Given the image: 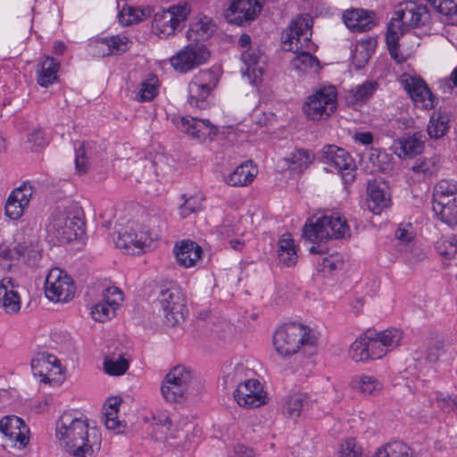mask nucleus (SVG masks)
<instances>
[{"label":"nucleus","mask_w":457,"mask_h":457,"mask_svg":"<svg viewBox=\"0 0 457 457\" xmlns=\"http://www.w3.org/2000/svg\"><path fill=\"white\" fill-rule=\"evenodd\" d=\"M114 238L115 245L128 254H139L152 248L151 237H145L144 234L138 235L133 224H128L116 230Z\"/></svg>","instance_id":"16"},{"label":"nucleus","mask_w":457,"mask_h":457,"mask_svg":"<svg viewBox=\"0 0 457 457\" xmlns=\"http://www.w3.org/2000/svg\"><path fill=\"white\" fill-rule=\"evenodd\" d=\"M278 254L279 261L287 267L293 266L296 263L298 256L294 240L290 235H283L279 239Z\"/></svg>","instance_id":"35"},{"label":"nucleus","mask_w":457,"mask_h":457,"mask_svg":"<svg viewBox=\"0 0 457 457\" xmlns=\"http://www.w3.org/2000/svg\"><path fill=\"white\" fill-rule=\"evenodd\" d=\"M85 230L84 212L77 204L55 210L48 224V231L61 243L76 240Z\"/></svg>","instance_id":"4"},{"label":"nucleus","mask_w":457,"mask_h":457,"mask_svg":"<svg viewBox=\"0 0 457 457\" xmlns=\"http://www.w3.org/2000/svg\"><path fill=\"white\" fill-rule=\"evenodd\" d=\"M377 337L389 352L400 345L402 340V332L397 328L386 329L378 332Z\"/></svg>","instance_id":"47"},{"label":"nucleus","mask_w":457,"mask_h":457,"mask_svg":"<svg viewBox=\"0 0 457 457\" xmlns=\"http://www.w3.org/2000/svg\"><path fill=\"white\" fill-rule=\"evenodd\" d=\"M59 64L54 59L46 57L40 64V69L37 71V83L41 87H48L53 84L56 79V72Z\"/></svg>","instance_id":"38"},{"label":"nucleus","mask_w":457,"mask_h":457,"mask_svg":"<svg viewBox=\"0 0 457 457\" xmlns=\"http://www.w3.org/2000/svg\"><path fill=\"white\" fill-rule=\"evenodd\" d=\"M314 154L306 149H296L290 154L288 162L291 170H298L302 171L307 169L310 164L314 161Z\"/></svg>","instance_id":"43"},{"label":"nucleus","mask_w":457,"mask_h":457,"mask_svg":"<svg viewBox=\"0 0 457 457\" xmlns=\"http://www.w3.org/2000/svg\"><path fill=\"white\" fill-rule=\"evenodd\" d=\"M75 166L80 173L87 172L88 169L87 156L83 143H79V146L76 147Z\"/></svg>","instance_id":"59"},{"label":"nucleus","mask_w":457,"mask_h":457,"mask_svg":"<svg viewBox=\"0 0 457 457\" xmlns=\"http://www.w3.org/2000/svg\"><path fill=\"white\" fill-rule=\"evenodd\" d=\"M262 0H233L228 8L231 21L242 25L257 18L262 9Z\"/></svg>","instance_id":"21"},{"label":"nucleus","mask_w":457,"mask_h":457,"mask_svg":"<svg viewBox=\"0 0 457 457\" xmlns=\"http://www.w3.org/2000/svg\"><path fill=\"white\" fill-rule=\"evenodd\" d=\"M429 20L430 13L426 5L412 1L399 4L387 24L386 34L389 54L397 63L405 62V57L398 53L400 37L410 29L424 27Z\"/></svg>","instance_id":"3"},{"label":"nucleus","mask_w":457,"mask_h":457,"mask_svg":"<svg viewBox=\"0 0 457 457\" xmlns=\"http://www.w3.org/2000/svg\"><path fill=\"white\" fill-rule=\"evenodd\" d=\"M45 295L52 302H68L75 295L73 280L64 270L51 269L45 281Z\"/></svg>","instance_id":"11"},{"label":"nucleus","mask_w":457,"mask_h":457,"mask_svg":"<svg viewBox=\"0 0 457 457\" xmlns=\"http://www.w3.org/2000/svg\"><path fill=\"white\" fill-rule=\"evenodd\" d=\"M190 12L188 4H179L167 10H160L154 15L152 28L160 37L173 35L176 30L184 27L187 15Z\"/></svg>","instance_id":"9"},{"label":"nucleus","mask_w":457,"mask_h":457,"mask_svg":"<svg viewBox=\"0 0 457 457\" xmlns=\"http://www.w3.org/2000/svg\"><path fill=\"white\" fill-rule=\"evenodd\" d=\"M192 379V371L185 366H176L165 376L162 386V396L168 402H180L185 398L188 385Z\"/></svg>","instance_id":"13"},{"label":"nucleus","mask_w":457,"mask_h":457,"mask_svg":"<svg viewBox=\"0 0 457 457\" xmlns=\"http://www.w3.org/2000/svg\"><path fill=\"white\" fill-rule=\"evenodd\" d=\"M153 436L156 440L168 441L180 437L179 431L174 428L172 418L166 411L153 414Z\"/></svg>","instance_id":"26"},{"label":"nucleus","mask_w":457,"mask_h":457,"mask_svg":"<svg viewBox=\"0 0 457 457\" xmlns=\"http://www.w3.org/2000/svg\"><path fill=\"white\" fill-rule=\"evenodd\" d=\"M120 403V398H111L104 404L103 412V419L106 428L114 430L117 433H121L126 428V423L118 419L119 406Z\"/></svg>","instance_id":"32"},{"label":"nucleus","mask_w":457,"mask_h":457,"mask_svg":"<svg viewBox=\"0 0 457 457\" xmlns=\"http://www.w3.org/2000/svg\"><path fill=\"white\" fill-rule=\"evenodd\" d=\"M395 237L403 243H408L412 239V233L403 228H399L395 231Z\"/></svg>","instance_id":"63"},{"label":"nucleus","mask_w":457,"mask_h":457,"mask_svg":"<svg viewBox=\"0 0 457 457\" xmlns=\"http://www.w3.org/2000/svg\"><path fill=\"white\" fill-rule=\"evenodd\" d=\"M89 52L98 57H104L112 54L110 46L108 45L107 38L100 37L93 40L89 44Z\"/></svg>","instance_id":"56"},{"label":"nucleus","mask_w":457,"mask_h":457,"mask_svg":"<svg viewBox=\"0 0 457 457\" xmlns=\"http://www.w3.org/2000/svg\"><path fill=\"white\" fill-rule=\"evenodd\" d=\"M456 398L457 395L436 393V401L440 410H442L444 412L449 413L454 410V405L453 403V400H456Z\"/></svg>","instance_id":"60"},{"label":"nucleus","mask_w":457,"mask_h":457,"mask_svg":"<svg viewBox=\"0 0 457 457\" xmlns=\"http://www.w3.org/2000/svg\"><path fill=\"white\" fill-rule=\"evenodd\" d=\"M338 457H361V448L355 439L347 438L341 445Z\"/></svg>","instance_id":"55"},{"label":"nucleus","mask_w":457,"mask_h":457,"mask_svg":"<svg viewBox=\"0 0 457 457\" xmlns=\"http://www.w3.org/2000/svg\"><path fill=\"white\" fill-rule=\"evenodd\" d=\"M159 303L168 326H176L184 320L186 302L178 287L162 289L159 295Z\"/></svg>","instance_id":"12"},{"label":"nucleus","mask_w":457,"mask_h":457,"mask_svg":"<svg viewBox=\"0 0 457 457\" xmlns=\"http://www.w3.org/2000/svg\"><path fill=\"white\" fill-rule=\"evenodd\" d=\"M352 385L361 393L369 395H377L383 389L382 383L376 377L366 374L355 377Z\"/></svg>","instance_id":"36"},{"label":"nucleus","mask_w":457,"mask_h":457,"mask_svg":"<svg viewBox=\"0 0 457 457\" xmlns=\"http://www.w3.org/2000/svg\"><path fill=\"white\" fill-rule=\"evenodd\" d=\"M104 370L112 376H120L124 374L129 369V361L122 355L118 357L106 358L104 362Z\"/></svg>","instance_id":"44"},{"label":"nucleus","mask_w":457,"mask_h":457,"mask_svg":"<svg viewBox=\"0 0 457 457\" xmlns=\"http://www.w3.org/2000/svg\"><path fill=\"white\" fill-rule=\"evenodd\" d=\"M303 236L313 244L323 243L331 238L349 237L350 228L346 220L339 213H335L309 220L303 227Z\"/></svg>","instance_id":"5"},{"label":"nucleus","mask_w":457,"mask_h":457,"mask_svg":"<svg viewBox=\"0 0 457 457\" xmlns=\"http://www.w3.org/2000/svg\"><path fill=\"white\" fill-rule=\"evenodd\" d=\"M28 141L31 144L33 150L37 151L39 148L46 146L48 139L41 129H35L28 136Z\"/></svg>","instance_id":"61"},{"label":"nucleus","mask_w":457,"mask_h":457,"mask_svg":"<svg viewBox=\"0 0 457 457\" xmlns=\"http://www.w3.org/2000/svg\"><path fill=\"white\" fill-rule=\"evenodd\" d=\"M412 171L416 174L431 175L436 170V162L430 159L418 160L411 168Z\"/></svg>","instance_id":"58"},{"label":"nucleus","mask_w":457,"mask_h":457,"mask_svg":"<svg viewBox=\"0 0 457 457\" xmlns=\"http://www.w3.org/2000/svg\"><path fill=\"white\" fill-rule=\"evenodd\" d=\"M375 12L363 9H352L344 12L343 20L346 27L353 32H364L376 25Z\"/></svg>","instance_id":"23"},{"label":"nucleus","mask_w":457,"mask_h":457,"mask_svg":"<svg viewBox=\"0 0 457 457\" xmlns=\"http://www.w3.org/2000/svg\"><path fill=\"white\" fill-rule=\"evenodd\" d=\"M156 161L145 160L138 163L136 167V179L140 182L141 180H147L153 175L158 176V170L155 168Z\"/></svg>","instance_id":"49"},{"label":"nucleus","mask_w":457,"mask_h":457,"mask_svg":"<svg viewBox=\"0 0 457 457\" xmlns=\"http://www.w3.org/2000/svg\"><path fill=\"white\" fill-rule=\"evenodd\" d=\"M55 436L71 457H96L101 449V435L89 428L87 420L64 412L56 421Z\"/></svg>","instance_id":"1"},{"label":"nucleus","mask_w":457,"mask_h":457,"mask_svg":"<svg viewBox=\"0 0 457 457\" xmlns=\"http://www.w3.org/2000/svg\"><path fill=\"white\" fill-rule=\"evenodd\" d=\"M237 457H254L253 450L245 445H238L235 448Z\"/></svg>","instance_id":"64"},{"label":"nucleus","mask_w":457,"mask_h":457,"mask_svg":"<svg viewBox=\"0 0 457 457\" xmlns=\"http://www.w3.org/2000/svg\"><path fill=\"white\" fill-rule=\"evenodd\" d=\"M202 248L194 241H183L177 247L176 257L179 263L185 268H190L200 261Z\"/></svg>","instance_id":"29"},{"label":"nucleus","mask_w":457,"mask_h":457,"mask_svg":"<svg viewBox=\"0 0 457 457\" xmlns=\"http://www.w3.org/2000/svg\"><path fill=\"white\" fill-rule=\"evenodd\" d=\"M209 57L210 53L204 45L189 44L174 54L170 62L175 71L187 73L204 64Z\"/></svg>","instance_id":"15"},{"label":"nucleus","mask_w":457,"mask_h":457,"mask_svg":"<svg viewBox=\"0 0 457 457\" xmlns=\"http://www.w3.org/2000/svg\"><path fill=\"white\" fill-rule=\"evenodd\" d=\"M436 249L442 256L454 257L457 253V237L455 236L442 237L436 241Z\"/></svg>","instance_id":"46"},{"label":"nucleus","mask_w":457,"mask_h":457,"mask_svg":"<svg viewBox=\"0 0 457 457\" xmlns=\"http://www.w3.org/2000/svg\"><path fill=\"white\" fill-rule=\"evenodd\" d=\"M257 175V168L252 162L238 165L226 179V183L231 187H245L251 184Z\"/></svg>","instance_id":"31"},{"label":"nucleus","mask_w":457,"mask_h":457,"mask_svg":"<svg viewBox=\"0 0 457 457\" xmlns=\"http://www.w3.org/2000/svg\"><path fill=\"white\" fill-rule=\"evenodd\" d=\"M405 89L416 105L424 109H432L436 105V98L422 79H406Z\"/></svg>","instance_id":"24"},{"label":"nucleus","mask_w":457,"mask_h":457,"mask_svg":"<svg viewBox=\"0 0 457 457\" xmlns=\"http://www.w3.org/2000/svg\"><path fill=\"white\" fill-rule=\"evenodd\" d=\"M374 457H411V449L401 441H393L378 449Z\"/></svg>","instance_id":"40"},{"label":"nucleus","mask_w":457,"mask_h":457,"mask_svg":"<svg viewBox=\"0 0 457 457\" xmlns=\"http://www.w3.org/2000/svg\"><path fill=\"white\" fill-rule=\"evenodd\" d=\"M241 59L246 67L243 74L249 78L251 83H255L262 75V68L260 66L262 55L259 50L248 49L242 54Z\"/></svg>","instance_id":"33"},{"label":"nucleus","mask_w":457,"mask_h":457,"mask_svg":"<svg viewBox=\"0 0 457 457\" xmlns=\"http://www.w3.org/2000/svg\"><path fill=\"white\" fill-rule=\"evenodd\" d=\"M165 220L162 215L158 213L149 214L144 220L141 234L145 237H151L152 248L154 246L155 242L159 239L160 232L165 228Z\"/></svg>","instance_id":"34"},{"label":"nucleus","mask_w":457,"mask_h":457,"mask_svg":"<svg viewBox=\"0 0 457 457\" xmlns=\"http://www.w3.org/2000/svg\"><path fill=\"white\" fill-rule=\"evenodd\" d=\"M337 107V92L335 87L328 86L309 96L303 111L311 120H321L330 117Z\"/></svg>","instance_id":"8"},{"label":"nucleus","mask_w":457,"mask_h":457,"mask_svg":"<svg viewBox=\"0 0 457 457\" xmlns=\"http://www.w3.org/2000/svg\"><path fill=\"white\" fill-rule=\"evenodd\" d=\"M33 194V187L29 183H23L14 189L9 195L5 204V214L12 219H19L29 206Z\"/></svg>","instance_id":"22"},{"label":"nucleus","mask_w":457,"mask_h":457,"mask_svg":"<svg viewBox=\"0 0 457 457\" xmlns=\"http://www.w3.org/2000/svg\"><path fill=\"white\" fill-rule=\"evenodd\" d=\"M365 339L369 359H379L383 357L388 351L378 339V331L375 329H367L365 332Z\"/></svg>","instance_id":"42"},{"label":"nucleus","mask_w":457,"mask_h":457,"mask_svg":"<svg viewBox=\"0 0 457 457\" xmlns=\"http://www.w3.org/2000/svg\"><path fill=\"white\" fill-rule=\"evenodd\" d=\"M367 194L368 208L374 214H380L384 209L391 205L389 195H387L384 187L376 181L368 183Z\"/></svg>","instance_id":"28"},{"label":"nucleus","mask_w":457,"mask_h":457,"mask_svg":"<svg viewBox=\"0 0 457 457\" xmlns=\"http://www.w3.org/2000/svg\"><path fill=\"white\" fill-rule=\"evenodd\" d=\"M112 54H119L126 52L130 46V40L124 35L106 37Z\"/></svg>","instance_id":"52"},{"label":"nucleus","mask_w":457,"mask_h":457,"mask_svg":"<svg viewBox=\"0 0 457 457\" xmlns=\"http://www.w3.org/2000/svg\"><path fill=\"white\" fill-rule=\"evenodd\" d=\"M156 81L155 78H153L142 82L136 95V100L137 102L151 101L157 95Z\"/></svg>","instance_id":"51"},{"label":"nucleus","mask_w":457,"mask_h":457,"mask_svg":"<svg viewBox=\"0 0 457 457\" xmlns=\"http://www.w3.org/2000/svg\"><path fill=\"white\" fill-rule=\"evenodd\" d=\"M273 344L277 352L283 356L295 353L300 345L313 347L314 337L309 329L299 323H289L281 326L274 334Z\"/></svg>","instance_id":"6"},{"label":"nucleus","mask_w":457,"mask_h":457,"mask_svg":"<svg viewBox=\"0 0 457 457\" xmlns=\"http://www.w3.org/2000/svg\"><path fill=\"white\" fill-rule=\"evenodd\" d=\"M424 136L421 132L406 133L395 142V154L400 157L413 156L422 152Z\"/></svg>","instance_id":"27"},{"label":"nucleus","mask_w":457,"mask_h":457,"mask_svg":"<svg viewBox=\"0 0 457 457\" xmlns=\"http://www.w3.org/2000/svg\"><path fill=\"white\" fill-rule=\"evenodd\" d=\"M378 87V83L375 81H367L361 85L357 86L352 90L353 97L355 102H366L370 99Z\"/></svg>","instance_id":"50"},{"label":"nucleus","mask_w":457,"mask_h":457,"mask_svg":"<svg viewBox=\"0 0 457 457\" xmlns=\"http://www.w3.org/2000/svg\"><path fill=\"white\" fill-rule=\"evenodd\" d=\"M365 334H361L350 346L349 356L354 361H364L369 360V353L366 345Z\"/></svg>","instance_id":"45"},{"label":"nucleus","mask_w":457,"mask_h":457,"mask_svg":"<svg viewBox=\"0 0 457 457\" xmlns=\"http://www.w3.org/2000/svg\"><path fill=\"white\" fill-rule=\"evenodd\" d=\"M31 369L33 374L41 378V381L44 383L58 381L60 378H56V376L62 374V368L58 359L46 353H39L31 361Z\"/></svg>","instance_id":"20"},{"label":"nucleus","mask_w":457,"mask_h":457,"mask_svg":"<svg viewBox=\"0 0 457 457\" xmlns=\"http://www.w3.org/2000/svg\"><path fill=\"white\" fill-rule=\"evenodd\" d=\"M307 404V397L304 394L296 393L288 395L283 404V413L289 419H296Z\"/></svg>","instance_id":"37"},{"label":"nucleus","mask_w":457,"mask_h":457,"mask_svg":"<svg viewBox=\"0 0 457 457\" xmlns=\"http://www.w3.org/2000/svg\"><path fill=\"white\" fill-rule=\"evenodd\" d=\"M312 19L301 16L291 21L282 33V44L287 51L296 54L291 62L293 68L299 73H316L320 70L319 60L308 51L312 37Z\"/></svg>","instance_id":"2"},{"label":"nucleus","mask_w":457,"mask_h":457,"mask_svg":"<svg viewBox=\"0 0 457 457\" xmlns=\"http://www.w3.org/2000/svg\"><path fill=\"white\" fill-rule=\"evenodd\" d=\"M431 6L445 16L457 13V0H428Z\"/></svg>","instance_id":"53"},{"label":"nucleus","mask_w":457,"mask_h":457,"mask_svg":"<svg viewBox=\"0 0 457 457\" xmlns=\"http://www.w3.org/2000/svg\"><path fill=\"white\" fill-rule=\"evenodd\" d=\"M116 310L106 302L101 301L92 308L91 315L95 320L104 322L115 315Z\"/></svg>","instance_id":"48"},{"label":"nucleus","mask_w":457,"mask_h":457,"mask_svg":"<svg viewBox=\"0 0 457 457\" xmlns=\"http://www.w3.org/2000/svg\"><path fill=\"white\" fill-rule=\"evenodd\" d=\"M0 431L4 436L7 445L18 449L24 448L29 441V429L24 421L14 415L5 416L0 420Z\"/></svg>","instance_id":"17"},{"label":"nucleus","mask_w":457,"mask_h":457,"mask_svg":"<svg viewBox=\"0 0 457 457\" xmlns=\"http://www.w3.org/2000/svg\"><path fill=\"white\" fill-rule=\"evenodd\" d=\"M322 157L325 163L333 167L340 174L345 185L354 181L355 163L345 149L334 145H327L322 148Z\"/></svg>","instance_id":"14"},{"label":"nucleus","mask_w":457,"mask_h":457,"mask_svg":"<svg viewBox=\"0 0 457 457\" xmlns=\"http://www.w3.org/2000/svg\"><path fill=\"white\" fill-rule=\"evenodd\" d=\"M12 278H4L0 281V308L6 313L13 314L21 309V297Z\"/></svg>","instance_id":"25"},{"label":"nucleus","mask_w":457,"mask_h":457,"mask_svg":"<svg viewBox=\"0 0 457 457\" xmlns=\"http://www.w3.org/2000/svg\"><path fill=\"white\" fill-rule=\"evenodd\" d=\"M177 128L183 133L191 136L200 141L212 140L217 135L218 129L209 120H202L194 117H179L174 120Z\"/></svg>","instance_id":"19"},{"label":"nucleus","mask_w":457,"mask_h":457,"mask_svg":"<svg viewBox=\"0 0 457 457\" xmlns=\"http://www.w3.org/2000/svg\"><path fill=\"white\" fill-rule=\"evenodd\" d=\"M451 120L452 115L449 112L442 110L434 112L428 125V136L434 139L442 138L448 133Z\"/></svg>","instance_id":"30"},{"label":"nucleus","mask_w":457,"mask_h":457,"mask_svg":"<svg viewBox=\"0 0 457 457\" xmlns=\"http://www.w3.org/2000/svg\"><path fill=\"white\" fill-rule=\"evenodd\" d=\"M123 300L122 292L116 287H110L105 289L103 295L104 302L117 309Z\"/></svg>","instance_id":"57"},{"label":"nucleus","mask_w":457,"mask_h":457,"mask_svg":"<svg viewBox=\"0 0 457 457\" xmlns=\"http://www.w3.org/2000/svg\"><path fill=\"white\" fill-rule=\"evenodd\" d=\"M147 15L149 11L125 4L119 12V21L122 25L129 26L143 21Z\"/></svg>","instance_id":"41"},{"label":"nucleus","mask_w":457,"mask_h":457,"mask_svg":"<svg viewBox=\"0 0 457 457\" xmlns=\"http://www.w3.org/2000/svg\"><path fill=\"white\" fill-rule=\"evenodd\" d=\"M433 211L449 227L457 225V183L440 180L434 189Z\"/></svg>","instance_id":"7"},{"label":"nucleus","mask_w":457,"mask_h":457,"mask_svg":"<svg viewBox=\"0 0 457 457\" xmlns=\"http://www.w3.org/2000/svg\"><path fill=\"white\" fill-rule=\"evenodd\" d=\"M343 266V262L338 255H330L322 260L321 267L323 271L332 272L340 270Z\"/></svg>","instance_id":"62"},{"label":"nucleus","mask_w":457,"mask_h":457,"mask_svg":"<svg viewBox=\"0 0 457 457\" xmlns=\"http://www.w3.org/2000/svg\"><path fill=\"white\" fill-rule=\"evenodd\" d=\"M234 398L244 408H256L265 403L266 394L257 379H246L237 385Z\"/></svg>","instance_id":"18"},{"label":"nucleus","mask_w":457,"mask_h":457,"mask_svg":"<svg viewBox=\"0 0 457 457\" xmlns=\"http://www.w3.org/2000/svg\"><path fill=\"white\" fill-rule=\"evenodd\" d=\"M202 209V198L197 195L189 196L185 199L179 206V214L182 218L188 217L191 213Z\"/></svg>","instance_id":"54"},{"label":"nucleus","mask_w":457,"mask_h":457,"mask_svg":"<svg viewBox=\"0 0 457 457\" xmlns=\"http://www.w3.org/2000/svg\"><path fill=\"white\" fill-rule=\"evenodd\" d=\"M27 247L23 245H17L13 248L6 245H0V267L3 270H9L15 260L24 256Z\"/></svg>","instance_id":"39"},{"label":"nucleus","mask_w":457,"mask_h":457,"mask_svg":"<svg viewBox=\"0 0 457 457\" xmlns=\"http://www.w3.org/2000/svg\"><path fill=\"white\" fill-rule=\"evenodd\" d=\"M220 80L218 71L203 70L196 73L187 86V102L192 107L204 109L207 99Z\"/></svg>","instance_id":"10"}]
</instances>
